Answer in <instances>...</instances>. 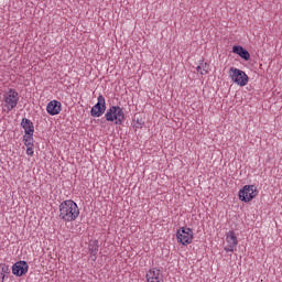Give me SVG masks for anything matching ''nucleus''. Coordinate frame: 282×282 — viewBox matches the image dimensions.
Wrapping results in <instances>:
<instances>
[{"mask_svg":"<svg viewBox=\"0 0 282 282\" xmlns=\"http://www.w3.org/2000/svg\"><path fill=\"white\" fill-rule=\"evenodd\" d=\"M78 215H80V209H78L76 202L69 199L61 203L59 219L63 221H76V219H78Z\"/></svg>","mask_w":282,"mask_h":282,"instance_id":"f257e3e1","label":"nucleus"},{"mask_svg":"<svg viewBox=\"0 0 282 282\" xmlns=\"http://www.w3.org/2000/svg\"><path fill=\"white\" fill-rule=\"evenodd\" d=\"M105 118L107 122H115V124H122L126 120L124 110L120 106H111L106 115Z\"/></svg>","mask_w":282,"mask_h":282,"instance_id":"f03ea898","label":"nucleus"},{"mask_svg":"<svg viewBox=\"0 0 282 282\" xmlns=\"http://www.w3.org/2000/svg\"><path fill=\"white\" fill-rule=\"evenodd\" d=\"M229 76L231 80L236 83V85H239L240 87H246V85H248V80H249L248 75L246 74V72L239 68L231 67L229 69Z\"/></svg>","mask_w":282,"mask_h":282,"instance_id":"7ed1b4c3","label":"nucleus"},{"mask_svg":"<svg viewBox=\"0 0 282 282\" xmlns=\"http://www.w3.org/2000/svg\"><path fill=\"white\" fill-rule=\"evenodd\" d=\"M257 195H259V192L254 185H245L239 191V199L245 203L252 202Z\"/></svg>","mask_w":282,"mask_h":282,"instance_id":"20e7f679","label":"nucleus"},{"mask_svg":"<svg viewBox=\"0 0 282 282\" xmlns=\"http://www.w3.org/2000/svg\"><path fill=\"white\" fill-rule=\"evenodd\" d=\"M176 239L178 240V243H182V246H188V243H193V229L188 227L178 229L176 232Z\"/></svg>","mask_w":282,"mask_h":282,"instance_id":"39448f33","label":"nucleus"},{"mask_svg":"<svg viewBox=\"0 0 282 282\" xmlns=\"http://www.w3.org/2000/svg\"><path fill=\"white\" fill-rule=\"evenodd\" d=\"M97 100V104L90 110V116L93 118H100V116L107 111V102L105 101V97L99 95Z\"/></svg>","mask_w":282,"mask_h":282,"instance_id":"423d86ee","label":"nucleus"},{"mask_svg":"<svg viewBox=\"0 0 282 282\" xmlns=\"http://www.w3.org/2000/svg\"><path fill=\"white\" fill-rule=\"evenodd\" d=\"M4 102L8 111H12L19 105V93L11 88L8 94L4 95Z\"/></svg>","mask_w":282,"mask_h":282,"instance_id":"0eeeda50","label":"nucleus"},{"mask_svg":"<svg viewBox=\"0 0 282 282\" xmlns=\"http://www.w3.org/2000/svg\"><path fill=\"white\" fill-rule=\"evenodd\" d=\"M227 246L225 247L226 252H235L239 241L237 240V235L234 230L226 234Z\"/></svg>","mask_w":282,"mask_h":282,"instance_id":"6e6552de","label":"nucleus"},{"mask_svg":"<svg viewBox=\"0 0 282 282\" xmlns=\"http://www.w3.org/2000/svg\"><path fill=\"white\" fill-rule=\"evenodd\" d=\"M28 270H30V265H28V262L23 260H20L12 265V273L15 276H23L28 274Z\"/></svg>","mask_w":282,"mask_h":282,"instance_id":"1a4fd4ad","label":"nucleus"},{"mask_svg":"<svg viewBox=\"0 0 282 282\" xmlns=\"http://www.w3.org/2000/svg\"><path fill=\"white\" fill-rule=\"evenodd\" d=\"M46 111L50 116H58L61 113V101L52 100L46 106Z\"/></svg>","mask_w":282,"mask_h":282,"instance_id":"9d476101","label":"nucleus"},{"mask_svg":"<svg viewBox=\"0 0 282 282\" xmlns=\"http://www.w3.org/2000/svg\"><path fill=\"white\" fill-rule=\"evenodd\" d=\"M234 54H238L240 58H243V61H248L250 58V52L248 50L243 48L241 45H235L232 46Z\"/></svg>","mask_w":282,"mask_h":282,"instance_id":"9b49d317","label":"nucleus"},{"mask_svg":"<svg viewBox=\"0 0 282 282\" xmlns=\"http://www.w3.org/2000/svg\"><path fill=\"white\" fill-rule=\"evenodd\" d=\"M99 248L100 247L98 245V240H93L89 242L88 250H89V254H90V258L93 259V261H96L98 259L97 254H98Z\"/></svg>","mask_w":282,"mask_h":282,"instance_id":"f8f14e48","label":"nucleus"},{"mask_svg":"<svg viewBox=\"0 0 282 282\" xmlns=\"http://www.w3.org/2000/svg\"><path fill=\"white\" fill-rule=\"evenodd\" d=\"M148 282H160V269H150L145 275Z\"/></svg>","mask_w":282,"mask_h":282,"instance_id":"ddd939ff","label":"nucleus"},{"mask_svg":"<svg viewBox=\"0 0 282 282\" xmlns=\"http://www.w3.org/2000/svg\"><path fill=\"white\" fill-rule=\"evenodd\" d=\"M21 127L24 129L25 134L34 133V123L30 119L23 118Z\"/></svg>","mask_w":282,"mask_h":282,"instance_id":"4468645a","label":"nucleus"},{"mask_svg":"<svg viewBox=\"0 0 282 282\" xmlns=\"http://www.w3.org/2000/svg\"><path fill=\"white\" fill-rule=\"evenodd\" d=\"M210 69V64L207 62L202 61L200 65L196 67L197 72H200V75L204 76V74H208V70Z\"/></svg>","mask_w":282,"mask_h":282,"instance_id":"2eb2a0df","label":"nucleus"},{"mask_svg":"<svg viewBox=\"0 0 282 282\" xmlns=\"http://www.w3.org/2000/svg\"><path fill=\"white\" fill-rule=\"evenodd\" d=\"M23 140L25 147H34V133L25 134Z\"/></svg>","mask_w":282,"mask_h":282,"instance_id":"dca6fc26","label":"nucleus"},{"mask_svg":"<svg viewBox=\"0 0 282 282\" xmlns=\"http://www.w3.org/2000/svg\"><path fill=\"white\" fill-rule=\"evenodd\" d=\"M0 274L2 281L6 279V274H10V267L6 263L0 264Z\"/></svg>","mask_w":282,"mask_h":282,"instance_id":"f3484780","label":"nucleus"},{"mask_svg":"<svg viewBox=\"0 0 282 282\" xmlns=\"http://www.w3.org/2000/svg\"><path fill=\"white\" fill-rule=\"evenodd\" d=\"M26 155H34V145H26Z\"/></svg>","mask_w":282,"mask_h":282,"instance_id":"a211bd4d","label":"nucleus"}]
</instances>
